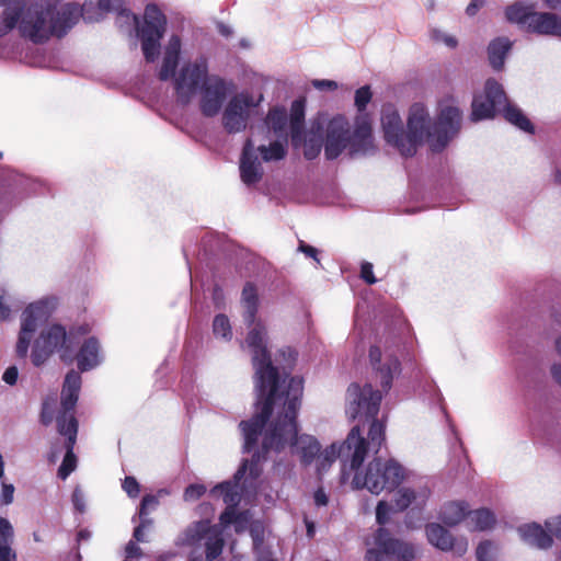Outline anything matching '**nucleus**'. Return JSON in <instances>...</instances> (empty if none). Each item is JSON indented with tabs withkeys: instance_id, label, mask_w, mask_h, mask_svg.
Instances as JSON below:
<instances>
[{
	"instance_id": "37",
	"label": "nucleus",
	"mask_w": 561,
	"mask_h": 561,
	"mask_svg": "<svg viewBox=\"0 0 561 561\" xmlns=\"http://www.w3.org/2000/svg\"><path fill=\"white\" fill-rule=\"evenodd\" d=\"M371 91L368 85L362 87L355 92V106L358 110V112H363L367 104L371 100Z\"/></svg>"
},
{
	"instance_id": "29",
	"label": "nucleus",
	"mask_w": 561,
	"mask_h": 561,
	"mask_svg": "<svg viewBox=\"0 0 561 561\" xmlns=\"http://www.w3.org/2000/svg\"><path fill=\"white\" fill-rule=\"evenodd\" d=\"M512 41L507 37H496L488 46L489 62L495 70H502L505 58L512 48Z\"/></svg>"
},
{
	"instance_id": "57",
	"label": "nucleus",
	"mask_w": 561,
	"mask_h": 561,
	"mask_svg": "<svg viewBox=\"0 0 561 561\" xmlns=\"http://www.w3.org/2000/svg\"><path fill=\"white\" fill-rule=\"evenodd\" d=\"M121 0H99V5L103 10L114 9V4H119Z\"/></svg>"
},
{
	"instance_id": "44",
	"label": "nucleus",
	"mask_w": 561,
	"mask_h": 561,
	"mask_svg": "<svg viewBox=\"0 0 561 561\" xmlns=\"http://www.w3.org/2000/svg\"><path fill=\"white\" fill-rule=\"evenodd\" d=\"M123 489L130 497H136L139 494V484L133 477L125 478Z\"/></svg>"
},
{
	"instance_id": "9",
	"label": "nucleus",
	"mask_w": 561,
	"mask_h": 561,
	"mask_svg": "<svg viewBox=\"0 0 561 561\" xmlns=\"http://www.w3.org/2000/svg\"><path fill=\"white\" fill-rule=\"evenodd\" d=\"M81 387L80 375L71 370L67 374L61 391V409L62 413L57 417L58 432L68 437L66 445L67 451L64 457L62 463L58 469V477L62 480L77 467V458L72 451L77 438L78 422L72 414V411L78 401L79 390Z\"/></svg>"
},
{
	"instance_id": "2",
	"label": "nucleus",
	"mask_w": 561,
	"mask_h": 561,
	"mask_svg": "<svg viewBox=\"0 0 561 561\" xmlns=\"http://www.w3.org/2000/svg\"><path fill=\"white\" fill-rule=\"evenodd\" d=\"M265 455H254L251 461H245L242 467L234 474V483L222 482L216 485L210 494L215 497L222 496L224 502L228 505L227 510L220 516V525H211L208 520H199L188 526L181 533L175 545L178 547L206 548V561L216 560L222 552L224 539L220 527L234 526L237 533L243 531L250 524L251 516L249 513L237 515L234 505L239 501L240 488L238 483L248 473L251 479H256L261 473L259 461Z\"/></svg>"
},
{
	"instance_id": "31",
	"label": "nucleus",
	"mask_w": 561,
	"mask_h": 561,
	"mask_svg": "<svg viewBox=\"0 0 561 561\" xmlns=\"http://www.w3.org/2000/svg\"><path fill=\"white\" fill-rule=\"evenodd\" d=\"M494 514L486 510L480 508L468 513V523L472 529L486 530L495 525Z\"/></svg>"
},
{
	"instance_id": "5",
	"label": "nucleus",
	"mask_w": 561,
	"mask_h": 561,
	"mask_svg": "<svg viewBox=\"0 0 561 561\" xmlns=\"http://www.w3.org/2000/svg\"><path fill=\"white\" fill-rule=\"evenodd\" d=\"M462 112L453 102L440 105L437 121H433L428 108L422 103H415L409 108L407 117V136L411 148L407 157L413 156L421 145H427L432 151L443 150L459 131Z\"/></svg>"
},
{
	"instance_id": "19",
	"label": "nucleus",
	"mask_w": 561,
	"mask_h": 561,
	"mask_svg": "<svg viewBox=\"0 0 561 561\" xmlns=\"http://www.w3.org/2000/svg\"><path fill=\"white\" fill-rule=\"evenodd\" d=\"M380 122L385 140L398 149L402 156H407V150L411 148V145L405 141L407 127L404 128L399 111L393 105H385Z\"/></svg>"
},
{
	"instance_id": "17",
	"label": "nucleus",
	"mask_w": 561,
	"mask_h": 561,
	"mask_svg": "<svg viewBox=\"0 0 561 561\" xmlns=\"http://www.w3.org/2000/svg\"><path fill=\"white\" fill-rule=\"evenodd\" d=\"M232 90V82L213 75L196 96L199 101L201 112L207 117L218 115L221 112L225 102L228 101V96L231 94Z\"/></svg>"
},
{
	"instance_id": "32",
	"label": "nucleus",
	"mask_w": 561,
	"mask_h": 561,
	"mask_svg": "<svg viewBox=\"0 0 561 561\" xmlns=\"http://www.w3.org/2000/svg\"><path fill=\"white\" fill-rule=\"evenodd\" d=\"M304 121V110L299 102H295L291 107L290 116V131L291 141L296 147L304 148V138H301L300 131Z\"/></svg>"
},
{
	"instance_id": "16",
	"label": "nucleus",
	"mask_w": 561,
	"mask_h": 561,
	"mask_svg": "<svg viewBox=\"0 0 561 561\" xmlns=\"http://www.w3.org/2000/svg\"><path fill=\"white\" fill-rule=\"evenodd\" d=\"M381 394L373 389L370 385L359 386L353 383L346 391L345 412L350 419L365 416L375 417L379 410Z\"/></svg>"
},
{
	"instance_id": "63",
	"label": "nucleus",
	"mask_w": 561,
	"mask_h": 561,
	"mask_svg": "<svg viewBox=\"0 0 561 561\" xmlns=\"http://www.w3.org/2000/svg\"><path fill=\"white\" fill-rule=\"evenodd\" d=\"M556 350L561 355V337L556 340Z\"/></svg>"
},
{
	"instance_id": "60",
	"label": "nucleus",
	"mask_w": 561,
	"mask_h": 561,
	"mask_svg": "<svg viewBox=\"0 0 561 561\" xmlns=\"http://www.w3.org/2000/svg\"><path fill=\"white\" fill-rule=\"evenodd\" d=\"M545 5L549 9L556 10L561 8V0H542Z\"/></svg>"
},
{
	"instance_id": "33",
	"label": "nucleus",
	"mask_w": 561,
	"mask_h": 561,
	"mask_svg": "<svg viewBox=\"0 0 561 561\" xmlns=\"http://www.w3.org/2000/svg\"><path fill=\"white\" fill-rule=\"evenodd\" d=\"M241 301L244 308L243 318L245 322H252L255 318L257 305L256 290L252 285L244 286Z\"/></svg>"
},
{
	"instance_id": "18",
	"label": "nucleus",
	"mask_w": 561,
	"mask_h": 561,
	"mask_svg": "<svg viewBox=\"0 0 561 561\" xmlns=\"http://www.w3.org/2000/svg\"><path fill=\"white\" fill-rule=\"evenodd\" d=\"M374 546L366 554V561H388L394 558L399 561H410L415 552L412 546L389 537L385 529H379L374 536Z\"/></svg>"
},
{
	"instance_id": "42",
	"label": "nucleus",
	"mask_w": 561,
	"mask_h": 561,
	"mask_svg": "<svg viewBox=\"0 0 561 561\" xmlns=\"http://www.w3.org/2000/svg\"><path fill=\"white\" fill-rule=\"evenodd\" d=\"M141 523L134 530V538L139 542L148 541L146 531H148L151 527L152 520L149 518H140Z\"/></svg>"
},
{
	"instance_id": "30",
	"label": "nucleus",
	"mask_w": 561,
	"mask_h": 561,
	"mask_svg": "<svg viewBox=\"0 0 561 561\" xmlns=\"http://www.w3.org/2000/svg\"><path fill=\"white\" fill-rule=\"evenodd\" d=\"M468 513V506L466 503L449 502L442 507L439 517L444 524L455 526L459 524Z\"/></svg>"
},
{
	"instance_id": "15",
	"label": "nucleus",
	"mask_w": 561,
	"mask_h": 561,
	"mask_svg": "<svg viewBox=\"0 0 561 561\" xmlns=\"http://www.w3.org/2000/svg\"><path fill=\"white\" fill-rule=\"evenodd\" d=\"M287 116L286 112L280 108L271 110L266 124L268 127V145L259 146L257 150L262 154L264 161L280 160L286 156L287 145V130H286Z\"/></svg>"
},
{
	"instance_id": "1",
	"label": "nucleus",
	"mask_w": 561,
	"mask_h": 561,
	"mask_svg": "<svg viewBox=\"0 0 561 561\" xmlns=\"http://www.w3.org/2000/svg\"><path fill=\"white\" fill-rule=\"evenodd\" d=\"M302 394V380L291 379L288 390L263 402L250 422H241L244 448L251 450L261 443L263 454L282 451L289 447L305 467L313 465L321 448L311 435H298L297 412Z\"/></svg>"
},
{
	"instance_id": "52",
	"label": "nucleus",
	"mask_w": 561,
	"mask_h": 561,
	"mask_svg": "<svg viewBox=\"0 0 561 561\" xmlns=\"http://www.w3.org/2000/svg\"><path fill=\"white\" fill-rule=\"evenodd\" d=\"M125 551L127 558H139L142 553L140 547L133 541L127 543Z\"/></svg>"
},
{
	"instance_id": "53",
	"label": "nucleus",
	"mask_w": 561,
	"mask_h": 561,
	"mask_svg": "<svg viewBox=\"0 0 561 561\" xmlns=\"http://www.w3.org/2000/svg\"><path fill=\"white\" fill-rule=\"evenodd\" d=\"M72 502L78 511H83V493L80 489H76L72 494Z\"/></svg>"
},
{
	"instance_id": "7",
	"label": "nucleus",
	"mask_w": 561,
	"mask_h": 561,
	"mask_svg": "<svg viewBox=\"0 0 561 561\" xmlns=\"http://www.w3.org/2000/svg\"><path fill=\"white\" fill-rule=\"evenodd\" d=\"M250 325L249 333L245 337L243 347H247L251 355L255 369V389L257 392L259 403L267 402L282 392L288 390V383L296 377L280 378L276 368L272 366L266 343V328L261 321L248 322Z\"/></svg>"
},
{
	"instance_id": "34",
	"label": "nucleus",
	"mask_w": 561,
	"mask_h": 561,
	"mask_svg": "<svg viewBox=\"0 0 561 561\" xmlns=\"http://www.w3.org/2000/svg\"><path fill=\"white\" fill-rule=\"evenodd\" d=\"M430 38L435 44L444 45L450 49L456 48L458 45V39L455 35L437 27H434L430 31Z\"/></svg>"
},
{
	"instance_id": "54",
	"label": "nucleus",
	"mask_w": 561,
	"mask_h": 561,
	"mask_svg": "<svg viewBox=\"0 0 561 561\" xmlns=\"http://www.w3.org/2000/svg\"><path fill=\"white\" fill-rule=\"evenodd\" d=\"M280 354L285 357L286 366L289 367L296 360L297 353L291 348H285L280 351Z\"/></svg>"
},
{
	"instance_id": "50",
	"label": "nucleus",
	"mask_w": 561,
	"mask_h": 561,
	"mask_svg": "<svg viewBox=\"0 0 561 561\" xmlns=\"http://www.w3.org/2000/svg\"><path fill=\"white\" fill-rule=\"evenodd\" d=\"M298 250L306 254L307 256L312 257L318 264H320V260L318 259V250L316 248L306 244L301 241Z\"/></svg>"
},
{
	"instance_id": "3",
	"label": "nucleus",
	"mask_w": 561,
	"mask_h": 561,
	"mask_svg": "<svg viewBox=\"0 0 561 561\" xmlns=\"http://www.w3.org/2000/svg\"><path fill=\"white\" fill-rule=\"evenodd\" d=\"M78 9L61 0H36L28 3L13 2L0 14V37L16 31L19 35L35 44L60 37L73 26Z\"/></svg>"
},
{
	"instance_id": "48",
	"label": "nucleus",
	"mask_w": 561,
	"mask_h": 561,
	"mask_svg": "<svg viewBox=\"0 0 561 561\" xmlns=\"http://www.w3.org/2000/svg\"><path fill=\"white\" fill-rule=\"evenodd\" d=\"M254 547L256 548L262 540L263 527L260 523H252L250 527Z\"/></svg>"
},
{
	"instance_id": "36",
	"label": "nucleus",
	"mask_w": 561,
	"mask_h": 561,
	"mask_svg": "<svg viewBox=\"0 0 561 561\" xmlns=\"http://www.w3.org/2000/svg\"><path fill=\"white\" fill-rule=\"evenodd\" d=\"M479 561H497L499 548L491 541H482L476 551Z\"/></svg>"
},
{
	"instance_id": "62",
	"label": "nucleus",
	"mask_w": 561,
	"mask_h": 561,
	"mask_svg": "<svg viewBox=\"0 0 561 561\" xmlns=\"http://www.w3.org/2000/svg\"><path fill=\"white\" fill-rule=\"evenodd\" d=\"M42 420H43V422H44L45 424H48V423H50V422H51V417L46 415V411H44V412H43V414H42Z\"/></svg>"
},
{
	"instance_id": "43",
	"label": "nucleus",
	"mask_w": 561,
	"mask_h": 561,
	"mask_svg": "<svg viewBox=\"0 0 561 561\" xmlns=\"http://www.w3.org/2000/svg\"><path fill=\"white\" fill-rule=\"evenodd\" d=\"M389 513H390V505L385 501H380L376 508L377 522L379 524H386L389 519Z\"/></svg>"
},
{
	"instance_id": "13",
	"label": "nucleus",
	"mask_w": 561,
	"mask_h": 561,
	"mask_svg": "<svg viewBox=\"0 0 561 561\" xmlns=\"http://www.w3.org/2000/svg\"><path fill=\"white\" fill-rule=\"evenodd\" d=\"M264 100L263 92L241 90L231 95L221 110V125L228 134L244 131L254 116L259 114Z\"/></svg>"
},
{
	"instance_id": "51",
	"label": "nucleus",
	"mask_w": 561,
	"mask_h": 561,
	"mask_svg": "<svg viewBox=\"0 0 561 561\" xmlns=\"http://www.w3.org/2000/svg\"><path fill=\"white\" fill-rule=\"evenodd\" d=\"M312 85L318 90H335L337 82L333 80H313Z\"/></svg>"
},
{
	"instance_id": "35",
	"label": "nucleus",
	"mask_w": 561,
	"mask_h": 561,
	"mask_svg": "<svg viewBox=\"0 0 561 561\" xmlns=\"http://www.w3.org/2000/svg\"><path fill=\"white\" fill-rule=\"evenodd\" d=\"M213 331L217 337L225 341H230L232 337L231 325L228 318L224 314H218L214 319Z\"/></svg>"
},
{
	"instance_id": "38",
	"label": "nucleus",
	"mask_w": 561,
	"mask_h": 561,
	"mask_svg": "<svg viewBox=\"0 0 561 561\" xmlns=\"http://www.w3.org/2000/svg\"><path fill=\"white\" fill-rule=\"evenodd\" d=\"M368 437L373 446L379 447L383 440V425L374 421L370 425Z\"/></svg>"
},
{
	"instance_id": "45",
	"label": "nucleus",
	"mask_w": 561,
	"mask_h": 561,
	"mask_svg": "<svg viewBox=\"0 0 561 561\" xmlns=\"http://www.w3.org/2000/svg\"><path fill=\"white\" fill-rule=\"evenodd\" d=\"M546 527L557 539L561 540V516L551 517L546 522Z\"/></svg>"
},
{
	"instance_id": "21",
	"label": "nucleus",
	"mask_w": 561,
	"mask_h": 561,
	"mask_svg": "<svg viewBox=\"0 0 561 561\" xmlns=\"http://www.w3.org/2000/svg\"><path fill=\"white\" fill-rule=\"evenodd\" d=\"M369 360L378 373L381 387L388 391L391 388L393 376L400 373L401 365L399 359L391 354L383 356L378 346H371L369 350Z\"/></svg>"
},
{
	"instance_id": "41",
	"label": "nucleus",
	"mask_w": 561,
	"mask_h": 561,
	"mask_svg": "<svg viewBox=\"0 0 561 561\" xmlns=\"http://www.w3.org/2000/svg\"><path fill=\"white\" fill-rule=\"evenodd\" d=\"M158 504H159V501L156 496L146 495L142 499L141 504H140L139 517L148 518L147 515H148L149 511L156 508L158 506Z\"/></svg>"
},
{
	"instance_id": "24",
	"label": "nucleus",
	"mask_w": 561,
	"mask_h": 561,
	"mask_svg": "<svg viewBox=\"0 0 561 561\" xmlns=\"http://www.w3.org/2000/svg\"><path fill=\"white\" fill-rule=\"evenodd\" d=\"M528 32L561 36V19L553 13L536 11Z\"/></svg>"
},
{
	"instance_id": "20",
	"label": "nucleus",
	"mask_w": 561,
	"mask_h": 561,
	"mask_svg": "<svg viewBox=\"0 0 561 561\" xmlns=\"http://www.w3.org/2000/svg\"><path fill=\"white\" fill-rule=\"evenodd\" d=\"M425 530L428 542L442 551H451L457 556L468 551V540L463 536L454 537L440 524H428Z\"/></svg>"
},
{
	"instance_id": "56",
	"label": "nucleus",
	"mask_w": 561,
	"mask_h": 561,
	"mask_svg": "<svg viewBox=\"0 0 561 561\" xmlns=\"http://www.w3.org/2000/svg\"><path fill=\"white\" fill-rule=\"evenodd\" d=\"M313 500L318 506H324L328 504V496L322 489L316 491Z\"/></svg>"
},
{
	"instance_id": "10",
	"label": "nucleus",
	"mask_w": 561,
	"mask_h": 561,
	"mask_svg": "<svg viewBox=\"0 0 561 561\" xmlns=\"http://www.w3.org/2000/svg\"><path fill=\"white\" fill-rule=\"evenodd\" d=\"M471 107L472 121L488 119L495 113H503L505 119L518 128L530 129V122L517 107L506 102L502 85L493 79L486 80L483 92L474 95Z\"/></svg>"
},
{
	"instance_id": "46",
	"label": "nucleus",
	"mask_w": 561,
	"mask_h": 561,
	"mask_svg": "<svg viewBox=\"0 0 561 561\" xmlns=\"http://www.w3.org/2000/svg\"><path fill=\"white\" fill-rule=\"evenodd\" d=\"M360 276L368 284H375L377 282L373 273V265L368 262L362 264Z\"/></svg>"
},
{
	"instance_id": "4",
	"label": "nucleus",
	"mask_w": 561,
	"mask_h": 561,
	"mask_svg": "<svg viewBox=\"0 0 561 561\" xmlns=\"http://www.w3.org/2000/svg\"><path fill=\"white\" fill-rule=\"evenodd\" d=\"M324 149L327 159H336L346 152L350 156L369 154L375 150L371 121L358 114L351 123L337 115L330 119L320 117L312 122L304 134V154L311 160Z\"/></svg>"
},
{
	"instance_id": "61",
	"label": "nucleus",
	"mask_w": 561,
	"mask_h": 561,
	"mask_svg": "<svg viewBox=\"0 0 561 561\" xmlns=\"http://www.w3.org/2000/svg\"><path fill=\"white\" fill-rule=\"evenodd\" d=\"M218 31L221 35L228 37L232 34V30L230 26L228 25H225V24H219L218 25Z\"/></svg>"
},
{
	"instance_id": "22",
	"label": "nucleus",
	"mask_w": 561,
	"mask_h": 561,
	"mask_svg": "<svg viewBox=\"0 0 561 561\" xmlns=\"http://www.w3.org/2000/svg\"><path fill=\"white\" fill-rule=\"evenodd\" d=\"M431 494L426 485L403 486L398 489L393 495L394 506L399 511L408 507L420 508L425 505Z\"/></svg>"
},
{
	"instance_id": "49",
	"label": "nucleus",
	"mask_w": 561,
	"mask_h": 561,
	"mask_svg": "<svg viewBox=\"0 0 561 561\" xmlns=\"http://www.w3.org/2000/svg\"><path fill=\"white\" fill-rule=\"evenodd\" d=\"M14 486L12 484H2L1 499L2 503L8 505L13 501Z\"/></svg>"
},
{
	"instance_id": "58",
	"label": "nucleus",
	"mask_w": 561,
	"mask_h": 561,
	"mask_svg": "<svg viewBox=\"0 0 561 561\" xmlns=\"http://www.w3.org/2000/svg\"><path fill=\"white\" fill-rule=\"evenodd\" d=\"M10 314V308L4 302L3 297L0 295V319H5Z\"/></svg>"
},
{
	"instance_id": "39",
	"label": "nucleus",
	"mask_w": 561,
	"mask_h": 561,
	"mask_svg": "<svg viewBox=\"0 0 561 561\" xmlns=\"http://www.w3.org/2000/svg\"><path fill=\"white\" fill-rule=\"evenodd\" d=\"M206 492V488L203 484H191L188 485L183 494L185 502H195Z\"/></svg>"
},
{
	"instance_id": "23",
	"label": "nucleus",
	"mask_w": 561,
	"mask_h": 561,
	"mask_svg": "<svg viewBox=\"0 0 561 561\" xmlns=\"http://www.w3.org/2000/svg\"><path fill=\"white\" fill-rule=\"evenodd\" d=\"M240 174L244 184L251 185L259 182L263 174V169L253 151V142L248 139L244 144L241 161Z\"/></svg>"
},
{
	"instance_id": "8",
	"label": "nucleus",
	"mask_w": 561,
	"mask_h": 561,
	"mask_svg": "<svg viewBox=\"0 0 561 561\" xmlns=\"http://www.w3.org/2000/svg\"><path fill=\"white\" fill-rule=\"evenodd\" d=\"M181 50V42L178 36H172L164 50L162 65L159 71L161 80L173 79L178 101L188 104L193 101L206 81L213 76L208 73L205 59L197 58L187 61L175 71Z\"/></svg>"
},
{
	"instance_id": "25",
	"label": "nucleus",
	"mask_w": 561,
	"mask_h": 561,
	"mask_svg": "<svg viewBox=\"0 0 561 561\" xmlns=\"http://www.w3.org/2000/svg\"><path fill=\"white\" fill-rule=\"evenodd\" d=\"M517 531L522 540L529 546L547 549L552 545L551 536L536 523L522 525Z\"/></svg>"
},
{
	"instance_id": "28",
	"label": "nucleus",
	"mask_w": 561,
	"mask_h": 561,
	"mask_svg": "<svg viewBox=\"0 0 561 561\" xmlns=\"http://www.w3.org/2000/svg\"><path fill=\"white\" fill-rule=\"evenodd\" d=\"M102 360L99 342L94 337L88 339L78 354V366L81 370L96 367Z\"/></svg>"
},
{
	"instance_id": "11",
	"label": "nucleus",
	"mask_w": 561,
	"mask_h": 561,
	"mask_svg": "<svg viewBox=\"0 0 561 561\" xmlns=\"http://www.w3.org/2000/svg\"><path fill=\"white\" fill-rule=\"evenodd\" d=\"M76 339L71 331L60 323L42 327L31 343V358L35 366H41L57 353L61 360L70 363L73 358Z\"/></svg>"
},
{
	"instance_id": "47",
	"label": "nucleus",
	"mask_w": 561,
	"mask_h": 561,
	"mask_svg": "<svg viewBox=\"0 0 561 561\" xmlns=\"http://www.w3.org/2000/svg\"><path fill=\"white\" fill-rule=\"evenodd\" d=\"M18 376H19L18 368L15 366H11L4 370V373L2 375V380L8 385L13 386L18 381Z\"/></svg>"
},
{
	"instance_id": "64",
	"label": "nucleus",
	"mask_w": 561,
	"mask_h": 561,
	"mask_svg": "<svg viewBox=\"0 0 561 561\" xmlns=\"http://www.w3.org/2000/svg\"><path fill=\"white\" fill-rule=\"evenodd\" d=\"M427 7L433 10L435 7V0H427Z\"/></svg>"
},
{
	"instance_id": "40",
	"label": "nucleus",
	"mask_w": 561,
	"mask_h": 561,
	"mask_svg": "<svg viewBox=\"0 0 561 561\" xmlns=\"http://www.w3.org/2000/svg\"><path fill=\"white\" fill-rule=\"evenodd\" d=\"M12 538H13V527H12L11 523L5 518L0 517V541H1V543L10 545V542L12 541Z\"/></svg>"
},
{
	"instance_id": "26",
	"label": "nucleus",
	"mask_w": 561,
	"mask_h": 561,
	"mask_svg": "<svg viewBox=\"0 0 561 561\" xmlns=\"http://www.w3.org/2000/svg\"><path fill=\"white\" fill-rule=\"evenodd\" d=\"M347 448L346 440L342 444L332 443L325 448H320L319 454L313 462L316 473L322 477L330 467L340 458L344 448Z\"/></svg>"
},
{
	"instance_id": "14",
	"label": "nucleus",
	"mask_w": 561,
	"mask_h": 561,
	"mask_svg": "<svg viewBox=\"0 0 561 561\" xmlns=\"http://www.w3.org/2000/svg\"><path fill=\"white\" fill-rule=\"evenodd\" d=\"M122 18L131 19L141 39V48L147 61H154L159 55L160 39L165 32L167 19L154 4H148L144 12V23L140 25L137 15L123 11Z\"/></svg>"
},
{
	"instance_id": "12",
	"label": "nucleus",
	"mask_w": 561,
	"mask_h": 561,
	"mask_svg": "<svg viewBox=\"0 0 561 561\" xmlns=\"http://www.w3.org/2000/svg\"><path fill=\"white\" fill-rule=\"evenodd\" d=\"M60 299L56 295H46L27 304L20 316V331L16 342V353L25 357L30 351L33 337L47 320L58 310Z\"/></svg>"
},
{
	"instance_id": "59",
	"label": "nucleus",
	"mask_w": 561,
	"mask_h": 561,
	"mask_svg": "<svg viewBox=\"0 0 561 561\" xmlns=\"http://www.w3.org/2000/svg\"><path fill=\"white\" fill-rule=\"evenodd\" d=\"M551 375L556 379V381L561 383V365L560 364H554L551 366Z\"/></svg>"
},
{
	"instance_id": "6",
	"label": "nucleus",
	"mask_w": 561,
	"mask_h": 561,
	"mask_svg": "<svg viewBox=\"0 0 561 561\" xmlns=\"http://www.w3.org/2000/svg\"><path fill=\"white\" fill-rule=\"evenodd\" d=\"M346 444L347 449L352 451L351 467L355 470L352 480L353 489H366L378 495L383 491L392 492L400 484L410 480L412 473L392 459L382 461L377 458L362 467L367 454V444L362 437L358 426L351 430Z\"/></svg>"
},
{
	"instance_id": "27",
	"label": "nucleus",
	"mask_w": 561,
	"mask_h": 561,
	"mask_svg": "<svg viewBox=\"0 0 561 561\" xmlns=\"http://www.w3.org/2000/svg\"><path fill=\"white\" fill-rule=\"evenodd\" d=\"M535 12L536 5L534 3L517 2L506 8L505 18L508 22L528 31Z\"/></svg>"
},
{
	"instance_id": "55",
	"label": "nucleus",
	"mask_w": 561,
	"mask_h": 561,
	"mask_svg": "<svg viewBox=\"0 0 561 561\" xmlns=\"http://www.w3.org/2000/svg\"><path fill=\"white\" fill-rule=\"evenodd\" d=\"M483 5V0H471L468 4L466 12L468 15L473 16Z\"/></svg>"
}]
</instances>
